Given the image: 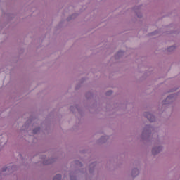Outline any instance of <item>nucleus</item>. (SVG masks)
I'll return each instance as SVG.
<instances>
[{"mask_svg": "<svg viewBox=\"0 0 180 180\" xmlns=\"http://www.w3.org/2000/svg\"><path fill=\"white\" fill-rule=\"evenodd\" d=\"M147 117L150 122H153L154 120V116L151 115V114H149Z\"/></svg>", "mask_w": 180, "mask_h": 180, "instance_id": "1", "label": "nucleus"}, {"mask_svg": "<svg viewBox=\"0 0 180 180\" xmlns=\"http://www.w3.org/2000/svg\"><path fill=\"white\" fill-rule=\"evenodd\" d=\"M61 179V176L60 174H57L54 176L53 180H60Z\"/></svg>", "mask_w": 180, "mask_h": 180, "instance_id": "2", "label": "nucleus"}, {"mask_svg": "<svg viewBox=\"0 0 180 180\" xmlns=\"http://www.w3.org/2000/svg\"><path fill=\"white\" fill-rule=\"evenodd\" d=\"M10 168H8V167H6L2 169V172H5V171H9Z\"/></svg>", "mask_w": 180, "mask_h": 180, "instance_id": "3", "label": "nucleus"}, {"mask_svg": "<svg viewBox=\"0 0 180 180\" xmlns=\"http://www.w3.org/2000/svg\"><path fill=\"white\" fill-rule=\"evenodd\" d=\"M39 130H40V128H37V129H35L33 130V133H34V134H36V133H37V131H39Z\"/></svg>", "mask_w": 180, "mask_h": 180, "instance_id": "4", "label": "nucleus"}, {"mask_svg": "<svg viewBox=\"0 0 180 180\" xmlns=\"http://www.w3.org/2000/svg\"><path fill=\"white\" fill-rule=\"evenodd\" d=\"M159 149H160V148H154L153 149V150H152L153 154H155V151H156L157 150H159Z\"/></svg>", "mask_w": 180, "mask_h": 180, "instance_id": "5", "label": "nucleus"}, {"mask_svg": "<svg viewBox=\"0 0 180 180\" xmlns=\"http://www.w3.org/2000/svg\"><path fill=\"white\" fill-rule=\"evenodd\" d=\"M112 94V91H108L107 95H110Z\"/></svg>", "mask_w": 180, "mask_h": 180, "instance_id": "6", "label": "nucleus"}]
</instances>
